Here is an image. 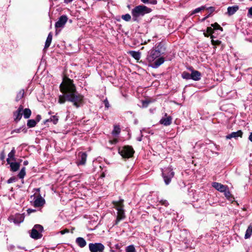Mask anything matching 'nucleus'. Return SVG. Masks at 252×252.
<instances>
[{
    "label": "nucleus",
    "mask_w": 252,
    "mask_h": 252,
    "mask_svg": "<svg viewBox=\"0 0 252 252\" xmlns=\"http://www.w3.org/2000/svg\"><path fill=\"white\" fill-rule=\"evenodd\" d=\"M60 88L63 95L59 96V103L63 104L65 101H70L76 108L82 105L84 96L76 91V87L72 80L67 78L64 80L61 84Z\"/></svg>",
    "instance_id": "1"
},
{
    "label": "nucleus",
    "mask_w": 252,
    "mask_h": 252,
    "mask_svg": "<svg viewBox=\"0 0 252 252\" xmlns=\"http://www.w3.org/2000/svg\"><path fill=\"white\" fill-rule=\"evenodd\" d=\"M165 51V48L162 43H158L155 47L151 49L148 52L146 57L147 61L151 63L150 65L153 68H157L164 63V58L160 57Z\"/></svg>",
    "instance_id": "2"
},
{
    "label": "nucleus",
    "mask_w": 252,
    "mask_h": 252,
    "mask_svg": "<svg viewBox=\"0 0 252 252\" xmlns=\"http://www.w3.org/2000/svg\"><path fill=\"white\" fill-rule=\"evenodd\" d=\"M152 9L144 5H139L135 6L131 11L132 19L134 21H137V18L143 16L146 14L150 13Z\"/></svg>",
    "instance_id": "3"
},
{
    "label": "nucleus",
    "mask_w": 252,
    "mask_h": 252,
    "mask_svg": "<svg viewBox=\"0 0 252 252\" xmlns=\"http://www.w3.org/2000/svg\"><path fill=\"white\" fill-rule=\"evenodd\" d=\"M118 153L123 158H128L132 157L134 151L132 146L126 145L119 147Z\"/></svg>",
    "instance_id": "4"
},
{
    "label": "nucleus",
    "mask_w": 252,
    "mask_h": 252,
    "mask_svg": "<svg viewBox=\"0 0 252 252\" xmlns=\"http://www.w3.org/2000/svg\"><path fill=\"white\" fill-rule=\"evenodd\" d=\"M174 176V172L171 167L162 169V176L165 184L167 185L171 182V179Z\"/></svg>",
    "instance_id": "5"
},
{
    "label": "nucleus",
    "mask_w": 252,
    "mask_h": 252,
    "mask_svg": "<svg viewBox=\"0 0 252 252\" xmlns=\"http://www.w3.org/2000/svg\"><path fill=\"white\" fill-rule=\"evenodd\" d=\"M43 227L40 224H35L31 230L30 236L35 240L39 239L42 237V233Z\"/></svg>",
    "instance_id": "6"
},
{
    "label": "nucleus",
    "mask_w": 252,
    "mask_h": 252,
    "mask_svg": "<svg viewBox=\"0 0 252 252\" xmlns=\"http://www.w3.org/2000/svg\"><path fill=\"white\" fill-rule=\"evenodd\" d=\"M89 248L91 252H103L104 246L100 243H90Z\"/></svg>",
    "instance_id": "7"
},
{
    "label": "nucleus",
    "mask_w": 252,
    "mask_h": 252,
    "mask_svg": "<svg viewBox=\"0 0 252 252\" xmlns=\"http://www.w3.org/2000/svg\"><path fill=\"white\" fill-rule=\"evenodd\" d=\"M115 208L117 210L118 212L117 219L115 220L113 225H117L121 220H123L126 218L124 208H122V206H117V207Z\"/></svg>",
    "instance_id": "8"
},
{
    "label": "nucleus",
    "mask_w": 252,
    "mask_h": 252,
    "mask_svg": "<svg viewBox=\"0 0 252 252\" xmlns=\"http://www.w3.org/2000/svg\"><path fill=\"white\" fill-rule=\"evenodd\" d=\"M68 20L67 16L65 15L61 16L57 22H56L55 27L56 29L58 28H63Z\"/></svg>",
    "instance_id": "9"
},
{
    "label": "nucleus",
    "mask_w": 252,
    "mask_h": 252,
    "mask_svg": "<svg viewBox=\"0 0 252 252\" xmlns=\"http://www.w3.org/2000/svg\"><path fill=\"white\" fill-rule=\"evenodd\" d=\"M25 217L23 214H17L14 216H11L9 218V220L13 221L14 224L19 225L24 220Z\"/></svg>",
    "instance_id": "10"
},
{
    "label": "nucleus",
    "mask_w": 252,
    "mask_h": 252,
    "mask_svg": "<svg viewBox=\"0 0 252 252\" xmlns=\"http://www.w3.org/2000/svg\"><path fill=\"white\" fill-rule=\"evenodd\" d=\"M23 112V106L20 105L17 110L13 112V118L15 122L17 123L22 118Z\"/></svg>",
    "instance_id": "11"
},
{
    "label": "nucleus",
    "mask_w": 252,
    "mask_h": 252,
    "mask_svg": "<svg viewBox=\"0 0 252 252\" xmlns=\"http://www.w3.org/2000/svg\"><path fill=\"white\" fill-rule=\"evenodd\" d=\"M87 155L85 152H80L78 155V159L77 164L79 165H85L86 162Z\"/></svg>",
    "instance_id": "12"
},
{
    "label": "nucleus",
    "mask_w": 252,
    "mask_h": 252,
    "mask_svg": "<svg viewBox=\"0 0 252 252\" xmlns=\"http://www.w3.org/2000/svg\"><path fill=\"white\" fill-rule=\"evenodd\" d=\"M212 186L217 190L223 192L227 188H228L227 186L223 185L220 183L218 182H213L212 183Z\"/></svg>",
    "instance_id": "13"
},
{
    "label": "nucleus",
    "mask_w": 252,
    "mask_h": 252,
    "mask_svg": "<svg viewBox=\"0 0 252 252\" xmlns=\"http://www.w3.org/2000/svg\"><path fill=\"white\" fill-rule=\"evenodd\" d=\"M166 118H162L159 121L160 124H162L165 126H169L172 123V118L171 116H167L166 113L165 114Z\"/></svg>",
    "instance_id": "14"
},
{
    "label": "nucleus",
    "mask_w": 252,
    "mask_h": 252,
    "mask_svg": "<svg viewBox=\"0 0 252 252\" xmlns=\"http://www.w3.org/2000/svg\"><path fill=\"white\" fill-rule=\"evenodd\" d=\"M243 135V132L242 130H239L236 132H232L230 134H228L226 136V139H230L232 138L236 139L237 138L240 137H242Z\"/></svg>",
    "instance_id": "15"
},
{
    "label": "nucleus",
    "mask_w": 252,
    "mask_h": 252,
    "mask_svg": "<svg viewBox=\"0 0 252 252\" xmlns=\"http://www.w3.org/2000/svg\"><path fill=\"white\" fill-rule=\"evenodd\" d=\"M201 73L195 70H191V79L194 81H199L201 79Z\"/></svg>",
    "instance_id": "16"
},
{
    "label": "nucleus",
    "mask_w": 252,
    "mask_h": 252,
    "mask_svg": "<svg viewBox=\"0 0 252 252\" xmlns=\"http://www.w3.org/2000/svg\"><path fill=\"white\" fill-rule=\"evenodd\" d=\"M45 204V200L41 196L36 198L33 202V206L35 207L42 206Z\"/></svg>",
    "instance_id": "17"
},
{
    "label": "nucleus",
    "mask_w": 252,
    "mask_h": 252,
    "mask_svg": "<svg viewBox=\"0 0 252 252\" xmlns=\"http://www.w3.org/2000/svg\"><path fill=\"white\" fill-rule=\"evenodd\" d=\"M239 9L238 5H234L232 6H229L227 8V14L229 16L233 15Z\"/></svg>",
    "instance_id": "18"
},
{
    "label": "nucleus",
    "mask_w": 252,
    "mask_h": 252,
    "mask_svg": "<svg viewBox=\"0 0 252 252\" xmlns=\"http://www.w3.org/2000/svg\"><path fill=\"white\" fill-rule=\"evenodd\" d=\"M75 242L77 245L80 248H84L87 244L86 240L82 237L77 238Z\"/></svg>",
    "instance_id": "19"
},
{
    "label": "nucleus",
    "mask_w": 252,
    "mask_h": 252,
    "mask_svg": "<svg viewBox=\"0 0 252 252\" xmlns=\"http://www.w3.org/2000/svg\"><path fill=\"white\" fill-rule=\"evenodd\" d=\"M15 153V149L14 148H13L11 152L8 155V158L6 159L7 163H10V159H11L13 160H15V158H14Z\"/></svg>",
    "instance_id": "20"
},
{
    "label": "nucleus",
    "mask_w": 252,
    "mask_h": 252,
    "mask_svg": "<svg viewBox=\"0 0 252 252\" xmlns=\"http://www.w3.org/2000/svg\"><path fill=\"white\" fill-rule=\"evenodd\" d=\"M52 34L51 32H50L48 35V36L47 37V39H46V40L45 42L44 48V49H47L50 46L51 43L52 42Z\"/></svg>",
    "instance_id": "21"
},
{
    "label": "nucleus",
    "mask_w": 252,
    "mask_h": 252,
    "mask_svg": "<svg viewBox=\"0 0 252 252\" xmlns=\"http://www.w3.org/2000/svg\"><path fill=\"white\" fill-rule=\"evenodd\" d=\"M11 167V170L13 172L17 171L20 167V163L18 162H10L9 163Z\"/></svg>",
    "instance_id": "22"
},
{
    "label": "nucleus",
    "mask_w": 252,
    "mask_h": 252,
    "mask_svg": "<svg viewBox=\"0 0 252 252\" xmlns=\"http://www.w3.org/2000/svg\"><path fill=\"white\" fill-rule=\"evenodd\" d=\"M22 113L25 119H28L30 117L32 112L29 108H25V109H23Z\"/></svg>",
    "instance_id": "23"
},
{
    "label": "nucleus",
    "mask_w": 252,
    "mask_h": 252,
    "mask_svg": "<svg viewBox=\"0 0 252 252\" xmlns=\"http://www.w3.org/2000/svg\"><path fill=\"white\" fill-rule=\"evenodd\" d=\"M129 54L135 60H138L140 58V53L135 51H129Z\"/></svg>",
    "instance_id": "24"
},
{
    "label": "nucleus",
    "mask_w": 252,
    "mask_h": 252,
    "mask_svg": "<svg viewBox=\"0 0 252 252\" xmlns=\"http://www.w3.org/2000/svg\"><path fill=\"white\" fill-rule=\"evenodd\" d=\"M252 234V227H251V225H249L246 230L245 238L246 239L250 238Z\"/></svg>",
    "instance_id": "25"
},
{
    "label": "nucleus",
    "mask_w": 252,
    "mask_h": 252,
    "mask_svg": "<svg viewBox=\"0 0 252 252\" xmlns=\"http://www.w3.org/2000/svg\"><path fill=\"white\" fill-rule=\"evenodd\" d=\"M37 124V122L33 119L29 120L27 122V126L29 128H32L34 127Z\"/></svg>",
    "instance_id": "26"
},
{
    "label": "nucleus",
    "mask_w": 252,
    "mask_h": 252,
    "mask_svg": "<svg viewBox=\"0 0 252 252\" xmlns=\"http://www.w3.org/2000/svg\"><path fill=\"white\" fill-rule=\"evenodd\" d=\"M24 93H25V92H24V90H20L18 92V93L17 94V95L16 97V101H18L21 99H22L24 96Z\"/></svg>",
    "instance_id": "27"
},
{
    "label": "nucleus",
    "mask_w": 252,
    "mask_h": 252,
    "mask_svg": "<svg viewBox=\"0 0 252 252\" xmlns=\"http://www.w3.org/2000/svg\"><path fill=\"white\" fill-rule=\"evenodd\" d=\"M121 130L119 126H115L114 129L112 132V134L113 135L117 136L120 133Z\"/></svg>",
    "instance_id": "28"
},
{
    "label": "nucleus",
    "mask_w": 252,
    "mask_h": 252,
    "mask_svg": "<svg viewBox=\"0 0 252 252\" xmlns=\"http://www.w3.org/2000/svg\"><path fill=\"white\" fill-rule=\"evenodd\" d=\"M26 175V168L23 167L19 173L18 176L20 179H23Z\"/></svg>",
    "instance_id": "29"
},
{
    "label": "nucleus",
    "mask_w": 252,
    "mask_h": 252,
    "mask_svg": "<svg viewBox=\"0 0 252 252\" xmlns=\"http://www.w3.org/2000/svg\"><path fill=\"white\" fill-rule=\"evenodd\" d=\"M22 130L24 131V133H26L27 131V130L25 128V126H23L22 127L14 129L11 131V133L13 134L14 132L20 133Z\"/></svg>",
    "instance_id": "30"
},
{
    "label": "nucleus",
    "mask_w": 252,
    "mask_h": 252,
    "mask_svg": "<svg viewBox=\"0 0 252 252\" xmlns=\"http://www.w3.org/2000/svg\"><path fill=\"white\" fill-rule=\"evenodd\" d=\"M182 77L183 79H186V80H189L191 79V73H189L188 72L184 71L182 73Z\"/></svg>",
    "instance_id": "31"
},
{
    "label": "nucleus",
    "mask_w": 252,
    "mask_h": 252,
    "mask_svg": "<svg viewBox=\"0 0 252 252\" xmlns=\"http://www.w3.org/2000/svg\"><path fill=\"white\" fill-rule=\"evenodd\" d=\"M124 200L122 199H121L119 200V201H114L113 202L114 207H117V206H122V208H124V206L123 204Z\"/></svg>",
    "instance_id": "32"
},
{
    "label": "nucleus",
    "mask_w": 252,
    "mask_h": 252,
    "mask_svg": "<svg viewBox=\"0 0 252 252\" xmlns=\"http://www.w3.org/2000/svg\"><path fill=\"white\" fill-rule=\"evenodd\" d=\"M223 193H224V195L225 197L228 199H230V198L232 197L231 194L229 191L228 187L227 188V189H226Z\"/></svg>",
    "instance_id": "33"
},
{
    "label": "nucleus",
    "mask_w": 252,
    "mask_h": 252,
    "mask_svg": "<svg viewBox=\"0 0 252 252\" xmlns=\"http://www.w3.org/2000/svg\"><path fill=\"white\" fill-rule=\"evenodd\" d=\"M205 9V6H202L201 7H198L196 9H195L194 10H193V11H192L190 13V15H192L193 14H194L195 13H197L200 11H201V10H203L204 9Z\"/></svg>",
    "instance_id": "34"
},
{
    "label": "nucleus",
    "mask_w": 252,
    "mask_h": 252,
    "mask_svg": "<svg viewBox=\"0 0 252 252\" xmlns=\"http://www.w3.org/2000/svg\"><path fill=\"white\" fill-rule=\"evenodd\" d=\"M213 38H214V36L213 35H211V38H212L211 43H212V45H213L214 46H216V45H219L220 44V43L221 42V41L219 40H215L213 39Z\"/></svg>",
    "instance_id": "35"
},
{
    "label": "nucleus",
    "mask_w": 252,
    "mask_h": 252,
    "mask_svg": "<svg viewBox=\"0 0 252 252\" xmlns=\"http://www.w3.org/2000/svg\"><path fill=\"white\" fill-rule=\"evenodd\" d=\"M211 26L213 28L214 30H219L221 31H223L222 28H221L217 23L211 24Z\"/></svg>",
    "instance_id": "36"
},
{
    "label": "nucleus",
    "mask_w": 252,
    "mask_h": 252,
    "mask_svg": "<svg viewBox=\"0 0 252 252\" xmlns=\"http://www.w3.org/2000/svg\"><path fill=\"white\" fill-rule=\"evenodd\" d=\"M126 252H136L133 245H129L126 248Z\"/></svg>",
    "instance_id": "37"
},
{
    "label": "nucleus",
    "mask_w": 252,
    "mask_h": 252,
    "mask_svg": "<svg viewBox=\"0 0 252 252\" xmlns=\"http://www.w3.org/2000/svg\"><path fill=\"white\" fill-rule=\"evenodd\" d=\"M50 122H52L54 124L56 125L58 122V117L56 116H53L50 118Z\"/></svg>",
    "instance_id": "38"
},
{
    "label": "nucleus",
    "mask_w": 252,
    "mask_h": 252,
    "mask_svg": "<svg viewBox=\"0 0 252 252\" xmlns=\"http://www.w3.org/2000/svg\"><path fill=\"white\" fill-rule=\"evenodd\" d=\"M122 18L126 21H129L131 19V16L129 14H126L122 16Z\"/></svg>",
    "instance_id": "39"
},
{
    "label": "nucleus",
    "mask_w": 252,
    "mask_h": 252,
    "mask_svg": "<svg viewBox=\"0 0 252 252\" xmlns=\"http://www.w3.org/2000/svg\"><path fill=\"white\" fill-rule=\"evenodd\" d=\"M150 103V101L148 100H143L142 101V106L143 108H146L148 106L149 103Z\"/></svg>",
    "instance_id": "40"
},
{
    "label": "nucleus",
    "mask_w": 252,
    "mask_h": 252,
    "mask_svg": "<svg viewBox=\"0 0 252 252\" xmlns=\"http://www.w3.org/2000/svg\"><path fill=\"white\" fill-rule=\"evenodd\" d=\"M103 103L104 104L105 108L108 109L110 107V104L108 99L107 98L105 99L103 101Z\"/></svg>",
    "instance_id": "41"
},
{
    "label": "nucleus",
    "mask_w": 252,
    "mask_h": 252,
    "mask_svg": "<svg viewBox=\"0 0 252 252\" xmlns=\"http://www.w3.org/2000/svg\"><path fill=\"white\" fill-rule=\"evenodd\" d=\"M206 32L208 34L212 35V34L213 33V32H214V29H213L212 26L207 27Z\"/></svg>",
    "instance_id": "42"
},
{
    "label": "nucleus",
    "mask_w": 252,
    "mask_h": 252,
    "mask_svg": "<svg viewBox=\"0 0 252 252\" xmlns=\"http://www.w3.org/2000/svg\"><path fill=\"white\" fill-rule=\"evenodd\" d=\"M160 204L164 206H167L169 205L168 201L166 200L162 199L159 201Z\"/></svg>",
    "instance_id": "43"
},
{
    "label": "nucleus",
    "mask_w": 252,
    "mask_h": 252,
    "mask_svg": "<svg viewBox=\"0 0 252 252\" xmlns=\"http://www.w3.org/2000/svg\"><path fill=\"white\" fill-rule=\"evenodd\" d=\"M15 181V178L13 177H12L11 178H10L7 181V183L8 184H11L13 182H14Z\"/></svg>",
    "instance_id": "44"
},
{
    "label": "nucleus",
    "mask_w": 252,
    "mask_h": 252,
    "mask_svg": "<svg viewBox=\"0 0 252 252\" xmlns=\"http://www.w3.org/2000/svg\"><path fill=\"white\" fill-rule=\"evenodd\" d=\"M248 16L249 17H252V7H251L249 9Z\"/></svg>",
    "instance_id": "45"
},
{
    "label": "nucleus",
    "mask_w": 252,
    "mask_h": 252,
    "mask_svg": "<svg viewBox=\"0 0 252 252\" xmlns=\"http://www.w3.org/2000/svg\"><path fill=\"white\" fill-rule=\"evenodd\" d=\"M208 9L210 11V15L215 11V8L214 7H213V6H211V7H209Z\"/></svg>",
    "instance_id": "46"
},
{
    "label": "nucleus",
    "mask_w": 252,
    "mask_h": 252,
    "mask_svg": "<svg viewBox=\"0 0 252 252\" xmlns=\"http://www.w3.org/2000/svg\"><path fill=\"white\" fill-rule=\"evenodd\" d=\"M157 2H158V1L157 0H149V1L148 3L151 4L155 5V4H157Z\"/></svg>",
    "instance_id": "47"
},
{
    "label": "nucleus",
    "mask_w": 252,
    "mask_h": 252,
    "mask_svg": "<svg viewBox=\"0 0 252 252\" xmlns=\"http://www.w3.org/2000/svg\"><path fill=\"white\" fill-rule=\"evenodd\" d=\"M41 119V117L40 115H37L35 118V121L37 122V123L39 122Z\"/></svg>",
    "instance_id": "48"
},
{
    "label": "nucleus",
    "mask_w": 252,
    "mask_h": 252,
    "mask_svg": "<svg viewBox=\"0 0 252 252\" xmlns=\"http://www.w3.org/2000/svg\"><path fill=\"white\" fill-rule=\"evenodd\" d=\"M68 232H69L68 229H65L64 230H63L61 231L60 233H61V234L63 235V234H64L66 233H68Z\"/></svg>",
    "instance_id": "49"
},
{
    "label": "nucleus",
    "mask_w": 252,
    "mask_h": 252,
    "mask_svg": "<svg viewBox=\"0 0 252 252\" xmlns=\"http://www.w3.org/2000/svg\"><path fill=\"white\" fill-rule=\"evenodd\" d=\"M118 140L117 139H113L112 140H110V142L112 144H116L118 142Z\"/></svg>",
    "instance_id": "50"
},
{
    "label": "nucleus",
    "mask_w": 252,
    "mask_h": 252,
    "mask_svg": "<svg viewBox=\"0 0 252 252\" xmlns=\"http://www.w3.org/2000/svg\"><path fill=\"white\" fill-rule=\"evenodd\" d=\"M35 212V210H34V209H28L27 210V212H28V214H30L31 213H32V212Z\"/></svg>",
    "instance_id": "51"
},
{
    "label": "nucleus",
    "mask_w": 252,
    "mask_h": 252,
    "mask_svg": "<svg viewBox=\"0 0 252 252\" xmlns=\"http://www.w3.org/2000/svg\"><path fill=\"white\" fill-rule=\"evenodd\" d=\"M210 16V14H209L207 16H206L205 17H204L203 19L201 20V22H204L205 20H206L207 18H208Z\"/></svg>",
    "instance_id": "52"
},
{
    "label": "nucleus",
    "mask_w": 252,
    "mask_h": 252,
    "mask_svg": "<svg viewBox=\"0 0 252 252\" xmlns=\"http://www.w3.org/2000/svg\"><path fill=\"white\" fill-rule=\"evenodd\" d=\"M4 152H1V155H0V159L1 160H3V159H4Z\"/></svg>",
    "instance_id": "53"
},
{
    "label": "nucleus",
    "mask_w": 252,
    "mask_h": 252,
    "mask_svg": "<svg viewBox=\"0 0 252 252\" xmlns=\"http://www.w3.org/2000/svg\"><path fill=\"white\" fill-rule=\"evenodd\" d=\"M73 1V0H64V2L65 3L68 4L69 3Z\"/></svg>",
    "instance_id": "54"
},
{
    "label": "nucleus",
    "mask_w": 252,
    "mask_h": 252,
    "mask_svg": "<svg viewBox=\"0 0 252 252\" xmlns=\"http://www.w3.org/2000/svg\"><path fill=\"white\" fill-rule=\"evenodd\" d=\"M141 1L144 3H148L149 0H141Z\"/></svg>",
    "instance_id": "55"
},
{
    "label": "nucleus",
    "mask_w": 252,
    "mask_h": 252,
    "mask_svg": "<svg viewBox=\"0 0 252 252\" xmlns=\"http://www.w3.org/2000/svg\"><path fill=\"white\" fill-rule=\"evenodd\" d=\"M249 139L250 141L252 142V132L250 133V135H249Z\"/></svg>",
    "instance_id": "56"
},
{
    "label": "nucleus",
    "mask_w": 252,
    "mask_h": 252,
    "mask_svg": "<svg viewBox=\"0 0 252 252\" xmlns=\"http://www.w3.org/2000/svg\"><path fill=\"white\" fill-rule=\"evenodd\" d=\"M28 164H29V162H28V160H25V161H24V162H23V164H24V165H25V166L27 165Z\"/></svg>",
    "instance_id": "57"
},
{
    "label": "nucleus",
    "mask_w": 252,
    "mask_h": 252,
    "mask_svg": "<svg viewBox=\"0 0 252 252\" xmlns=\"http://www.w3.org/2000/svg\"><path fill=\"white\" fill-rule=\"evenodd\" d=\"M142 135L140 137H138L137 138V141H141L142 140Z\"/></svg>",
    "instance_id": "58"
},
{
    "label": "nucleus",
    "mask_w": 252,
    "mask_h": 252,
    "mask_svg": "<svg viewBox=\"0 0 252 252\" xmlns=\"http://www.w3.org/2000/svg\"><path fill=\"white\" fill-rule=\"evenodd\" d=\"M49 120H50V119H47L46 120H45V121H44V124H46L47 122H50V121Z\"/></svg>",
    "instance_id": "59"
},
{
    "label": "nucleus",
    "mask_w": 252,
    "mask_h": 252,
    "mask_svg": "<svg viewBox=\"0 0 252 252\" xmlns=\"http://www.w3.org/2000/svg\"><path fill=\"white\" fill-rule=\"evenodd\" d=\"M189 70L191 71V70H194L192 67H190L189 68Z\"/></svg>",
    "instance_id": "60"
},
{
    "label": "nucleus",
    "mask_w": 252,
    "mask_h": 252,
    "mask_svg": "<svg viewBox=\"0 0 252 252\" xmlns=\"http://www.w3.org/2000/svg\"><path fill=\"white\" fill-rule=\"evenodd\" d=\"M204 35H205V36H206V37H208V36H209V35H208V34H206V33H204Z\"/></svg>",
    "instance_id": "61"
},
{
    "label": "nucleus",
    "mask_w": 252,
    "mask_h": 252,
    "mask_svg": "<svg viewBox=\"0 0 252 252\" xmlns=\"http://www.w3.org/2000/svg\"><path fill=\"white\" fill-rule=\"evenodd\" d=\"M18 247L20 249H24L23 248H22L21 247Z\"/></svg>",
    "instance_id": "62"
},
{
    "label": "nucleus",
    "mask_w": 252,
    "mask_h": 252,
    "mask_svg": "<svg viewBox=\"0 0 252 252\" xmlns=\"http://www.w3.org/2000/svg\"><path fill=\"white\" fill-rule=\"evenodd\" d=\"M48 113L49 115H51V114H52V112L51 111H50V112H49Z\"/></svg>",
    "instance_id": "63"
},
{
    "label": "nucleus",
    "mask_w": 252,
    "mask_h": 252,
    "mask_svg": "<svg viewBox=\"0 0 252 252\" xmlns=\"http://www.w3.org/2000/svg\"><path fill=\"white\" fill-rule=\"evenodd\" d=\"M251 227H252V225H251Z\"/></svg>",
    "instance_id": "64"
}]
</instances>
